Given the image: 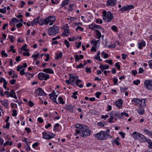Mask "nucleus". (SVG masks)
Wrapping results in <instances>:
<instances>
[{"mask_svg": "<svg viewBox=\"0 0 152 152\" xmlns=\"http://www.w3.org/2000/svg\"><path fill=\"white\" fill-rule=\"evenodd\" d=\"M144 84L146 89L150 90L152 89V80H146L144 81Z\"/></svg>", "mask_w": 152, "mask_h": 152, "instance_id": "nucleus-7", "label": "nucleus"}, {"mask_svg": "<svg viewBox=\"0 0 152 152\" xmlns=\"http://www.w3.org/2000/svg\"><path fill=\"white\" fill-rule=\"evenodd\" d=\"M39 55V54L38 53L36 54H33L31 57L32 58H34V61L36 60L37 59V57H38Z\"/></svg>", "mask_w": 152, "mask_h": 152, "instance_id": "nucleus-38", "label": "nucleus"}, {"mask_svg": "<svg viewBox=\"0 0 152 152\" xmlns=\"http://www.w3.org/2000/svg\"><path fill=\"white\" fill-rule=\"evenodd\" d=\"M56 54L57 55L56 57L55 58V59H59L61 58L62 56V53L61 52H60L59 54L56 53Z\"/></svg>", "mask_w": 152, "mask_h": 152, "instance_id": "nucleus-35", "label": "nucleus"}, {"mask_svg": "<svg viewBox=\"0 0 152 152\" xmlns=\"http://www.w3.org/2000/svg\"><path fill=\"white\" fill-rule=\"evenodd\" d=\"M49 95L50 96V98L54 102L57 103L56 102V98L57 96H56V97L53 95H52V94H49Z\"/></svg>", "mask_w": 152, "mask_h": 152, "instance_id": "nucleus-32", "label": "nucleus"}, {"mask_svg": "<svg viewBox=\"0 0 152 152\" xmlns=\"http://www.w3.org/2000/svg\"><path fill=\"white\" fill-rule=\"evenodd\" d=\"M109 114L110 116H116L117 117H118V113L114 111H111L109 113Z\"/></svg>", "mask_w": 152, "mask_h": 152, "instance_id": "nucleus-31", "label": "nucleus"}, {"mask_svg": "<svg viewBox=\"0 0 152 152\" xmlns=\"http://www.w3.org/2000/svg\"><path fill=\"white\" fill-rule=\"evenodd\" d=\"M42 134H43V138L48 140H50L51 139L54 138L55 136V135L54 134H52V135L48 134L45 132H42Z\"/></svg>", "mask_w": 152, "mask_h": 152, "instance_id": "nucleus-8", "label": "nucleus"}, {"mask_svg": "<svg viewBox=\"0 0 152 152\" xmlns=\"http://www.w3.org/2000/svg\"><path fill=\"white\" fill-rule=\"evenodd\" d=\"M76 44V47L77 48H79L81 45V43L80 42H79L78 43H77V42H76L75 43Z\"/></svg>", "mask_w": 152, "mask_h": 152, "instance_id": "nucleus-59", "label": "nucleus"}, {"mask_svg": "<svg viewBox=\"0 0 152 152\" xmlns=\"http://www.w3.org/2000/svg\"><path fill=\"white\" fill-rule=\"evenodd\" d=\"M69 2V0H65L63 1L62 3L61 4V7H63L65 5L68 4Z\"/></svg>", "mask_w": 152, "mask_h": 152, "instance_id": "nucleus-33", "label": "nucleus"}, {"mask_svg": "<svg viewBox=\"0 0 152 152\" xmlns=\"http://www.w3.org/2000/svg\"><path fill=\"white\" fill-rule=\"evenodd\" d=\"M116 3V0H107L106 5L109 7L110 6L111 7L114 6Z\"/></svg>", "mask_w": 152, "mask_h": 152, "instance_id": "nucleus-11", "label": "nucleus"}, {"mask_svg": "<svg viewBox=\"0 0 152 152\" xmlns=\"http://www.w3.org/2000/svg\"><path fill=\"white\" fill-rule=\"evenodd\" d=\"M128 89V88H126V87H125L124 88L120 87V90L121 92H124L125 91L127 90Z\"/></svg>", "mask_w": 152, "mask_h": 152, "instance_id": "nucleus-45", "label": "nucleus"}, {"mask_svg": "<svg viewBox=\"0 0 152 152\" xmlns=\"http://www.w3.org/2000/svg\"><path fill=\"white\" fill-rule=\"evenodd\" d=\"M102 93L100 92H96L95 94V95L96 96V97L98 98H99V96Z\"/></svg>", "mask_w": 152, "mask_h": 152, "instance_id": "nucleus-52", "label": "nucleus"}, {"mask_svg": "<svg viewBox=\"0 0 152 152\" xmlns=\"http://www.w3.org/2000/svg\"><path fill=\"white\" fill-rule=\"evenodd\" d=\"M94 137L98 140H105L110 137L109 134H107L104 131H100L94 135Z\"/></svg>", "mask_w": 152, "mask_h": 152, "instance_id": "nucleus-2", "label": "nucleus"}, {"mask_svg": "<svg viewBox=\"0 0 152 152\" xmlns=\"http://www.w3.org/2000/svg\"><path fill=\"white\" fill-rule=\"evenodd\" d=\"M118 81V79L115 77L113 79V83L114 85H115L117 84Z\"/></svg>", "mask_w": 152, "mask_h": 152, "instance_id": "nucleus-47", "label": "nucleus"}, {"mask_svg": "<svg viewBox=\"0 0 152 152\" xmlns=\"http://www.w3.org/2000/svg\"><path fill=\"white\" fill-rule=\"evenodd\" d=\"M17 71L20 72V74L21 75H25L26 73L24 72L25 69L23 68V66H18L16 68Z\"/></svg>", "mask_w": 152, "mask_h": 152, "instance_id": "nucleus-9", "label": "nucleus"}, {"mask_svg": "<svg viewBox=\"0 0 152 152\" xmlns=\"http://www.w3.org/2000/svg\"><path fill=\"white\" fill-rule=\"evenodd\" d=\"M6 12V7H4L3 9H0V12L2 13H5Z\"/></svg>", "mask_w": 152, "mask_h": 152, "instance_id": "nucleus-41", "label": "nucleus"}, {"mask_svg": "<svg viewBox=\"0 0 152 152\" xmlns=\"http://www.w3.org/2000/svg\"><path fill=\"white\" fill-rule=\"evenodd\" d=\"M106 63H108L110 65H112V61L111 59L109 60H106L105 61Z\"/></svg>", "mask_w": 152, "mask_h": 152, "instance_id": "nucleus-53", "label": "nucleus"}, {"mask_svg": "<svg viewBox=\"0 0 152 152\" xmlns=\"http://www.w3.org/2000/svg\"><path fill=\"white\" fill-rule=\"evenodd\" d=\"M101 118L102 119H104L105 120L106 119V118H108V115H102L101 116Z\"/></svg>", "mask_w": 152, "mask_h": 152, "instance_id": "nucleus-60", "label": "nucleus"}, {"mask_svg": "<svg viewBox=\"0 0 152 152\" xmlns=\"http://www.w3.org/2000/svg\"><path fill=\"white\" fill-rule=\"evenodd\" d=\"M5 51L4 50H3L1 52V54L2 55V56H4L5 57H7V54L6 53H5Z\"/></svg>", "mask_w": 152, "mask_h": 152, "instance_id": "nucleus-46", "label": "nucleus"}, {"mask_svg": "<svg viewBox=\"0 0 152 152\" xmlns=\"http://www.w3.org/2000/svg\"><path fill=\"white\" fill-rule=\"evenodd\" d=\"M109 66L107 65L104 66L102 64H100L99 66V68L102 70L103 71L105 69H108L109 68Z\"/></svg>", "mask_w": 152, "mask_h": 152, "instance_id": "nucleus-22", "label": "nucleus"}, {"mask_svg": "<svg viewBox=\"0 0 152 152\" xmlns=\"http://www.w3.org/2000/svg\"><path fill=\"white\" fill-rule=\"evenodd\" d=\"M16 80L15 79H13L12 80H10V83L11 85H13L15 83Z\"/></svg>", "mask_w": 152, "mask_h": 152, "instance_id": "nucleus-57", "label": "nucleus"}, {"mask_svg": "<svg viewBox=\"0 0 152 152\" xmlns=\"http://www.w3.org/2000/svg\"><path fill=\"white\" fill-rule=\"evenodd\" d=\"M136 110L140 115L143 114L145 111L144 109L142 108H140L139 109H137Z\"/></svg>", "mask_w": 152, "mask_h": 152, "instance_id": "nucleus-29", "label": "nucleus"}, {"mask_svg": "<svg viewBox=\"0 0 152 152\" xmlns=\"http://www.w3.org/2000/svg\"><path fill=\"white\" fill-rule=\"evenodd\" d=\"M17 111L16 110H14L12 111L13 113L12 114V115L13 116H15L17 115Z\"/></svg>", "mask_w": 152, "mask_h": 152, "instance_id": "nucleus-51", "label": "nucleus"}, {"mask_svg": "<svg viewBox=\"0 0 152 152\" xmlns=\"http://www.w3.org/2000/svg\"><path fill=\"white\" fill-rule=\"evenodd\" d=\"M75 127L77 129L74 133V135L77 136L80 134L82 137L86 138L91 134V132L89 128L83 124H77L75 125Z\"/></svg>", "mask_w": 152, "mask_h": 152, "instance_id": "nucleus-1", "label": "nucleus"}, {"mask_svg": "<svg viewBox=\"0 0 152 152\" xmlns=\"http://www.w3.org/2000/svg\"><path fill=\"white\" fill-rule=\"evenodd\" d=\"M134 7V5H129L127 6L121 8L120 10L121 11L124 12L127 10H129Z\"/></svg>", "mask_w": 152, "mask_h": 152, "instance_id": "nucleus-12", "label": "nucleus"}, {"mask_svg": "<svg viewBox=\"0 0 152 152\" xmlns=\"http://www.w3.org/2000/svg\"><path fill=\"white\" fill-rule=\"evenodd\" d=\"M95 32L96 37H97L96 38L100 39L101 36L100 32L98 30H95Z\"/></svg>", "mask_w": 152, "mask_h": 152, "instance_id": "nucleus-30", "label": "nucleus"}, {"mask_svg": "<svg viewBox=\"0 0 152 152\" xmlns=\"http://www.w3.org/2000/svg\"><path fill=\"white\" fill-rule=\"evenodd\" d=\"M123 101L122 99H119L118 100L116 101L115 102L116 106L118 107L119 108H121L122 107Z\"/></svg>", "mask_w": 152, "mask_h": 152, "instance_id": "nucleus-15", "label": "nucleus"}, {"mask_svg": "<svg viewBox=\"0 0 152 152\" xmlns=\"http://www.w3.org/2000/svg\"><path fill=\"white\" fill-rule=\"evenodd\" d=\"M25 75L28 79H29L31 77H32L33 76V75L32 74L28 72H26Z\"/></svg>", "mask_w": 152, "mask_h": 152, "instance_id": "nucleus-34", "label": "nucleus"}, {"mask_svg": "<svg viewBox=\"0 0 152 152\" xmlns=\"http://www.w3.org/2000/svg\"><path fill=\"white\" fill-rule=\"evenodd\" d=\"M47 23L48 22H47L45 18L44 20H39V24L41 26L43 25H48Z\"/></svg>", "mask_w": 152, "mask_h": 152, "instance_id": "nucleus-23", "label": "nucleus"}, {"mask_svg": "<svg viewBox=\"0 0 152 152\" xmlns=\"http://www.w3.org/2000/svg\"><path fill=\"white\" fill-rule=\"evenodd\" d=\"M42 71L46 73L49 74H53L54 72L53 70L50 68H47L44 69Z\"/></svg>", "mask_w": 152, "mask_h": 152, "instance_id": "nucleus-17", "label": "nucleus"}, {"mask_svg": "<svg viewBox=\"0 0 152 152\" xmlns=\"http://www.w3.org/2000/svg\"><path fill=\"white\" fill-rule=\"evenodd\" d=\"M102 55H103V58H107L108 57V55L107 54L104 53V52H102L101 53Z\"/></svg>", "mask_w": 152, "mask_h": 152, "instance_id": "nucleus-37", "label": "nucleus"}, {"mask_svg": "<svg viewBox=\"0 0 152 152\" xmlns=\"http://www.w3.org/2000/svg\"><path fill=\"white\" fill-rule=\"evenodd\" d=\"M145 101V99H140L139 98H136L132 99V101L137 103L140 107H144L146 105Z\"/></svg>", "mask_w": 152, "mask_h": 152, "instance_id": "nucleus-5", "label": "nucleus"}, {"mask_svg": "<svg viewBox=\"0 0 152 152\" xmlns=\"http://www.w3.org/2000/svg\"><path fill=\"white\" fill-rule=\"evenodd\" d=\"M115 44L109 45L108 47L109 48H114L115 47Z\"/></svg>", "mask_w": 152, "mask_h": 152, "instance_id": "nucleus-61", "label": "nucleus"}, {"mask_svg": "<svg viewBox=\"0 0 152 152\" xmlns=\"http://www.w3.org/2000/svg\"><path fill=\"white\" fill-rule=\"evenodd\" d=\"M12 21L13 22H18L19 21V20H18L17 18H12Z\"/></svg>", "mask_w": 152, "mask_h": 152, "instance_id": "nucleus-62", "label": "nucleus"}, {"mask_svg": "<svg viewBox=\"0 0 152 152\" xmlns=\"http://www.w3.org/2000/svg\"><path fill=\"white\" fill-rule=\"evenodd\" d=\"M139 135L140 136L138 139L141 142H145L148 139H147L143 135L141 134H140Z\"/></svg>", "mask_w": 152, "mask_h": 152, "instance_id": "nucleus-16", "label": "nucleus"}, {"mask_svg": "<svg viewBox=\"0 0 152 152\" xmlns=\"http://www.w3.org/2000/svg\"><path fill=\"white\" fill-rule=\"evenodd\" d=\"M140 133H137L135 132H134L133 134H132V136H133V138L134 139H137L139 137Z\"/></svg>", "mask_w": 152, "mask_h": 152, "instance_id": "nucleus-24", "label": "nucleus"}, {"mask_svg": "<svg viewBox=\"0 0 152 152\" xmlns=\"http://www.w3.org/2000/svg\"><path fill=\"white\" fill-rule=\"evenodd\" d=\"M36 93H38V95L40 96H46V94L44 92L43 90L41 88H38L36 90Z\"/></svg>", "mask_w": 152, "mask_h": 152, "instance_id": "nucleus-13", "label": "nucleus"}, {"mask_svg": "<svg viewBox=\"0 0 152 152\" xmlns=\"http://www.w3.org/2000/svg\"><path fill=\"white\" fill-rule=\"evenodd\" d=\"M0 102H1L2 104L4 106L7 108V107L8 104L7 100H6L5 101H3L1 100Z\"/></svg>", "mask_w": 152, "mask_h": 152, "instance_id": "nucleus-28", "label": "nucleus"}, {"mask_svg": "<svg viewBox=\"0 0 152 152\" xmlns=\"http://www.w3.org/2000/svg\"><path fill=\"white\" fill-rule=\"evenodd\" d=\"M10 96L12 97H13L15 99H17V97L15 95L14 91L13 89H12L10 91L9 93V96Z\"/></svg>", "mask_w": 152, "mask_h": 152, "instance_id": "nucleus-19", "label": "nucleus"}, {"mask_svg": "<svg viewBox=\"0 0 152 152\" xmlns=\"http://www.w3.org/2000/svg\"><path fill=\"white\" fill-rule=\"evenodd\" d=\"M59 27L55 25L50 28L48 31V34L49 35H55L58 32Z\"/></svg>", "mask_w": 152, "mask_h": 152, "instance_id": "nucleus-4", "label": "nucleus"}, {"mask_svg": "<svg viewBox=\"0 0 152 152\" xmlns=\"http://www.w3.org/2000/svg\"><path fill=\"white\" fill-rule=\"evenodd\" d=\"M148 64L150 68L152 69V60L149 61H148Z\"/></svg>", "mask_w": 152, "mask_h": 152, "instance_id": "nucleus-64", "label": "nucleus"}, {"mask_svg": "<svg viewBox=\"0 0 152 152\" xmlns=\"http://www.w3.org/2000/svg\"><path fill=\"white\" fill-rule=\"evenodd\" d=\"M69 33V30L68 29H65L64 30V32L62 34L61 36H66L68 37L69 36L68 34Z\"/></svg>", "mask_w": 152, "mask_h": 152, "instance_id": "nucleus-25", "label": "nucleus"}, {"mask_svg": "<svg viewBox=\"0 0 152 152\" xmlns=\"http://www.w3.org/2000/svg\"><path fill=\"white\" fill-rule=\"evenodd\" d=\"M8 37L10 39V41L12 42H13L14 41H13V39L14 38V37L13 36H10V35H9Z\"/></svg>", "mask_w": 152, "mask_h": 152, "instance_id": "nucleus-58", "label": "nucleus"}, {"mask_svg": "<svg viewBox=\"0 0 152 152\" xmlns=\"http://www.w3.org/2000/svg\"><path fill=\"white\" fill-rule=\"evenodd\" d=\"M115 66L117 67V69L118 70H120V66L118 62H117L115 63Z\"/></svg>", "mask_w": 152, "mask_h": 152, "instance_id": "nucleus-56", "label": "nucleus"}, {"mask_svg": "<svg viewBox=\"0 0 152 152\" xmlns=\"http://www.w3.org/2000/svg\"><path fill=\"white\" fill-rule=\"evenodd\" d=\"M103 17V19L106 22H110L113 18V16L111 12H107L105 11L102 12Z\"/></svg>", "mask_w": 152, "mask_h": 152, "instance_id": "nucleus-3", "label": "nucleus"}, {"mask_svg": "<svg viewBox=\"0 0 152 152\" xmlns=\"http://www.w3.org/2000/svg\"><path fill=\"white\" fill-rule=\"evenodd\" d=\"M78 78V76H73L72 75H70L69 80H70V84L73 85L74 83V81H75L76 79Z\"/></svg>", "mask_w": 152, "mask_h": 152, "instance_id": "nucleus-14", "label": "nucleus"}, {"mask_svg": "<svg viewBox=\"0 0 152 152\" xmlns=\"http://www.w3.org/2000/svg\"><path fill=\"white\" fill-rule=\"evenodd\" d=\"M48 22V24L50 22H55L56 19V17L54 15L49 16L45 18Z\"/></svg>", "mask_w": 152, "mask_h": 152, "instance_id": "nucleus-10", "label": "nucleus"}, {"mask_svg": "<svg viewBox=\"0 0 152 152\" xmlns=\"http://www.w3.org/2000/svg\"><path fill=\"white\" fill-rule=\"evenodd\" d=\"M64 44L66 45L67 48H69V43L66 39L64 40Z\"/></svg>", "mask_w": 152, "mask_h": 152, "instance_id": "nucleus-44", "label": "nucleus"}, {"mask_svg": "<svg viewBox=\"0 0 152 152\" xmlns=\"http://www.w3.org/2000/svg\"><path fill=\"white\" fill-rule=\"evenodd\" d=\"M77 94V92L75 91L73 93L72 95V96L71 97L75 99H76L77 98V97L76 96V95Z\"/></svg>", "mask_w": 152, "mask_h": 152, "instance_id": "nucleus-36", "label": "nucleus"}, {"mask_svg": "<svg viewBox=\"0 0 152 152\" xmlns=\"http://www.w3.org/2000/svg\"><path fill=\"white\" fill-rule=\"evenodd\" d=\"M84 67V65H83L82 63H80L79 65H77L76 68L77 69L80 68H83Z\"/></svg>", "mask_w": 152, "mask_h": 152, "instance_id": "nucleus-49", "label": "nucleus"}, {"mask_svg": "<svg viewBox=\"0 0 152 152\" xmlns=\"http://www.w3.org/2000/svg\"><path fill=\"white\" fill-rule=\"evenodd\" d=\"M58 99L59 100V102L62 104H64L65 103L63 101V99L61 97H59Z\"/></svg>", "mask_w": 152, "mask_h": 152, "instance_id": "nucleus-55", "label": "nucleus"}, {"mask_svg": "<svg viewBox=\"0 0 152 152\" xmlns=\"http://www.w3.org/2000/svg\"><path fill=\"white\" fill-rule=\"evenodd\" d=\"M145 42L144 41H142L140 43H138V48L141 49L143 47L145 46Z\"/></svg>", "mask_w": 152, "mask_h": 152, "instance_id": "nucleus-26", "label": "nucleus"}, {"mask_svg": "<svg viewBox=\"0 0 152 152\" xmlns=\"http://www.w3.org/2000/svg\"><path fill=\"white\" fill-rule=\"evenodd\" d=\"M75 61L76 62L78 61L80 59V58L79 57V56H78L77 55H76L75 56Z\"/></svg>", "mask_w": 152, "mask_h": 152, "instance_id": "nucleus-42", "label": "nucleus"}, {"mask_svg": "<svg viewBox=\"0 0 152 152\" xmlns=\"http://www.w3.org/2000/svg\"><path fill=\"white\" fill-rule=\"evenodd\" d=\"M40 19V17H38L35 19H34L32 22H31V24L32 26L34 24L37 25L38 22L39 23Z\"/></svg>", "mask_w": 152, "mask_h": 152, "instance_id": "nucleus-18", "label": "nucleus"}, {"mask_svg": "<svg viewBox=\"0 0 152 152\" xmlns=\"http://www.w3.org/2000/svg\"><path fill=\"white\" fill-rule=\"evenodd\" d=\"M133 83L136 85H138L139 83H140V81L139 80H134L133 82Z\"/></svg>", "mask_w": 152, "mask_h": 152, "instance_id": "nucleus-43", "label": "nucleus"}, {"mask_svg": "<svg viewBox=\"0 0 152 152\" xmlns=\"http://www.w3.org/2000/svg\"><path fill=\"white\" fill-rule=\"evenodd\" d=\"M114 118L113 116H110V118L108 119V122L110 123L114 122V121H113Z\"/></svg>", "mask_w": 152, "mask_h": 152, "instance_id": "nucleus-39", "label": "nucleus"}, {"mask_svg": "<svg viewBox=\"0 0 152 152\" xmlns=\"http://www.w3.org/2000/svg\"><path fill=\"white\" fill-rule=\"evenodd\" d=\"M14 48V47L12 45H11L10 46V50H11L13 53H15V49H13Z\"/></svg>", "mask_w": 152, "mask_h": 152, "instance_id": "nucleus-54", "label": "nucleus"}, {"mask_svg": "<svg viewBox=\"0 0 152 152\" xmlns=\"http://www.w3.org/2000/svg\"><path fill=\"white\" fill-rule=\"evenodd\" d=\"M45 56H46V58L44 59V61H47L50 60L49 58V55L48 54H46L45 55Z\"/></svg>", "mask_w": 152, "mask_h": 152, "instance_id": "nucleus-48", "label": "nucleus"}, {"mask_svg": "<svg viewBox=\"0 0 152 152\" xmlns=\"http://www.w3.org/2000/svg\"><path fill=\"white\" fill-rule=\"evenodd\" d=\"M145 142L148 144V147L150 149L152 148V142L150 139H147Z\"/></svg>", "mask_w": 152, "mask_h": 152, "instance_id": "nucleus-27", "label": "nucleus"}, {"mask_svg": "<svg viewBox=\"0 0 152 152\" xmlns=\"http://www.w3.org/2000/svg\"><path fill=\"white\" fill-rule=\"evenodd\" d=\"M75 83L77 86H78L80 88H82L83 87V85L82 84H80L79 85L78 83L81 82V80H80L78 79V78L76 79L75 80Z\"/></svg>", "mask_w": 152, "mask_h": 152, "instance_id": "nucleus-21", "label": "nucleus"}, {"mask_svg": "<svg viewBox=\"0 0 152 152\" xmlns=\"http://www.w3.org/2000/svg\"><path fill=\"white\" fill-rule=\"evenodd\" d=\"M73 106L71 105L67 106L66 107V110L69 111L72 113L73 112Z\"/></svg>", "mask_w": 152, "mask_h": 152, "instance_id": "nucleus-20", "label": "nucleus"}, {"mask_svg": "<svg viewBox=\"0 0 152 152\" xmlns=\"http://www.w3.org/2000/svg\"><path fill=\"white\" fill-rule=\"evenodd\" d=\"M97 124L99 126H104L105 124L104 122H98L97 123Z\"/></svg>", "mask_w": 152, "mask_h": 152, "instance_id": "nucleus-40", "label": "nucleus"}, {"mask_svg": "<svg viewBox=\"0 0 152 152\" xmlns=\"http://www.w3.org/2000/svg\"><path fill=\"white\" fill-rule=\"evenodd\" d=\"M111 28L112 30L117 32V29L116 26L113 25L111 27Z\"/></svg>", "mask_w": 152, "mask_h": 152, "instance_id": "nucleus-50", "label": "nucleus"}, {"mask_svg": "<svg viewBox=\"0 0 152 152\" xmlns=\"http://www.w3.org/2000/svg\"><path fill=\"white\" fill-rule=\"evenodd\" d=\"M23 56H30V53L28 52H23Z\"/></svg>", "mask_w": 152, "mask_h": 152, "instance_id": "nucleus-63", "label": "nucleus"}, {"mask_svg": "<svg viewBox=\"0 0 152 152\" xmlns=\"http://www.w3.org/2000/svg\"><path fill=\"white\" fill-rule=\"evenodd\" d=\"M50 75L43 72H40L38 75V78L40 80H47L49 78Z\"/></svg>", "mask_w": 152, "mask_h": 152, "instance_id": "nucleus-6", "label": "nucleus"}]
</instances>
